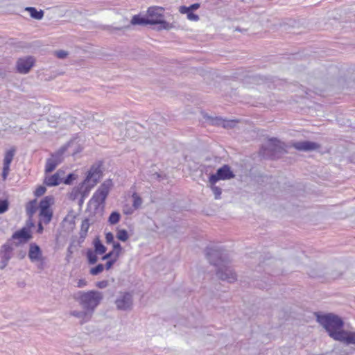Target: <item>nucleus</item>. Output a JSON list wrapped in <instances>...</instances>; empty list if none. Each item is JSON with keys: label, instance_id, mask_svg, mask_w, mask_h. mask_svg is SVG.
Returning <instances> with one entry per match:
<instances>
[{"label": "nucleus", "instance_id": "obj_20", "mask_svg": "<svg viewBox=\"0 0 355 355\" xmlns=\"http://www.w3.org/2000/svg\"><path fill=\"white\" fill-rule=\"evenodd\" d=\"M61 180L59 179L58 174L54 173L53 175L46 174L44 184L48 187L57 186L61 183Z\"/></svg>", "mask_w": 355, "mask_h": 355}, {"label": "nucleus", "instance_id": "obj_16", "mask_svg": "<svg viewBox=\"0 0 355 355\" xmlns=\"http://www.w3.org/2000/svg\"><path fill=\"white\" fill-rule=\"evenodd\" d=\"M28 258L32 263L43 261L42 252L41 248L35 243L29 245Z\"/></svg>", "mask_w": 355, "mask_h": 355}, {"label": "nucleus", "instance_id": "obj_4", "mask_svg": "<svg viewBox=\"0 0 355 355\" xmlns=\"http://www.w3.org/2000/svg\"><path fill=\"white\" fill-rule=\"evenodd\" d=\"M103 293L97 290L78 291L74 295V299L78 302L83 309H87L94 314L96 309L103 300Z\"/></svg>", "mask_w": 355, "mask_h": 355}, {"label": "nucleus", "instance_id": "obj_33", "mask_svg": "<svg viewBox=\"0 0 355 355\" xmlns=\"http://www.w3.org/2000/svg\"><path fill=\"white\" fill-rule=\"evenodd\" d=\"M211 190L216 199H220L222 193V190L220 187L211 184Z\"/></svg>", "mask_w": 355, "mask_h": 355}, {"label": "nucleus", "instance_id": "obj_23", "mask_svg": "<svg viewBox=\"0 0 355 355\" xmlns=\"http://www.w3.org/2000/svg\"><path fill=\"white\" fill-rule=\"evenodd\" d=\"M26 10L28 11L30 15L32 18L35 19H42L44 16L43 10H37L35 8L33 7H27L26 8Z\"/></svg>", "mask_w": 355, "mask_h": 355}, {"label": "nucleus", "instance_id": "obj_15", "mask_svg": "<svg viewBox=\"0 0 355 355\" xmlns=\"http://www.w3.org/2000/svg\"><path fill=\"white\" fill-rule=\"evenodd\" d=\"M15 153V148H11L8 150L4 155V158L3 161V168L1 177L3 180L7 179V177L10 172V164L12 162Z\"/></svg>", "mask_w": 355, "mask_h": 355}, {"label": "nucleus", "instance_id": "obj_36", "mask_svg": "<svg viewBox=\"0 0 355 355\" xmlns=\"http://www.w3.org/2000/svg\"><path fill=\"white\" fill-rule=\"evenodd\" d=\"M185 14H187V19L190 21H197L199 20V16L196 14H194L193 12L191 11H189V12H186Z\"/></svg>", "mask_w": 355, "mask_h": 355}, {"label": "nucleus", "instance_id": "obj_17", "mask_svg": "<svg viewBox=\"0 0 355 355\" xmlns=\"http://www.w3.org/2000/svg\"><path fill=\"white\" fill-rule=\"evenodd\" d=\"M31 237L32 236L29 228L26 227L15 232L12 236L13 240H18L19 243H26L30 240Z\"/></svg>", "mask_w": 355, "mask_h": 355}, {"label": "nucleus", "instance_id": "obj_3", "mask_svg": "<svg viewBox=\"0 0 355 355\" xmlns=\"http://www.w3.org/2000/svg\"><path fill=\"white\" fill-rule=\"evenodd\" d=\"M317 321L325 329L334 340L340 339L343 335L344 322L341 318L334 313L317 314Z\"/></svg>", "mask_w": 355, "mask_h": 355}, {"label": "nucleus", "instance_id": "obj_7", "mask_svg": "<svg viewBox=\"0 0 355 355\" xmlns=\"http://www.w3.org/2000/svg\"><path fill=\"white\" fill-rule=\"evenodd\" d=\"M103 176V171L101 168V164L96 163L93 164L89 169L85 180L82 183L91 191L97 183L100 181Z\"/></svg>", "mask_w": 355, "mask_h": 355}, {"label": "nucleus", "instance_id": "obj_46", "mask_svg": "<svg viewBox=\"0 0 355 355\" xmlns=\"http://www.w3.org/2000/svg\"><path fill=\"white\" fill-rule=\"evenodd\" d=\"M43 231V227H42V225L41 223V221L39 223V225H38V229H37V232L39 233H42Z\"/></svg>", "mask_w": 355, "mask_h": 355}, {"label": "nucleus", "instance_id": "obj_45", "mask_svg": "<svg viewBox=\"0 0 355 355\" xmlns=\"http://www.w3.org/2000/svg\"><path fill=\"white\" fill-rule=\"evenodd\" d=\"M134 208H128L127 209H124V214H126V215H130V214H132L134 211Z\"/></svg>", "mask_w": 355, "mask_h": 355}, {"label": "nucleus", "instance_id": "obj_31", "mask_svg": "<svg viewBox=\"0 0 355 355\" xmlns=\"http://www.w3.org/2000/svg\"><path fill=\"white\" fill-rule=\"evenodd\" d=\"M113 250L112 251L115 252V257L116 258H118L120 257L121 252H122V247L121 244L119 242H114L112 243Z\"/></svg>", "mask_w": 355, "mask_h": 355}, {"label": "nucleus", "instance_id": "obj_29", "mask_svg": "<svg viewBox=\"0 0 355 355\" xmlns=\"http://www.w3.org/2000/svg\"><path fill=\"white\" fill-rule=\"evenodd\" d=\"M120 218H121V215L119 212L113 211L111 213V214L109 216L108 222L111 225H115L119 221Z\"/></svg>", "mask_w": 355, "mask_h": 355}, {"label": "nucleus", "instance_id": "obj_27", "mask_svg": "<svg viewBox=\"0 0 355 355\" xmlns=\"http://www.w3.org/2000/svg\"><path fill=\"white\" fill-rule=\"evenodd\" d=\"M200 8V4L196 3H193L192 5H191L189 7H187V6H182L179 8V12L180 13H186V12H189V11H191L193 10H197Z\"/></svg>", "mask_w": 355, "mask_h": 355}, {"label": "nucleus", "instance_id": "obj_9", "mask_svg": "<svg viewBox=\"0 0 355 355\" xmlns=\"http://www.w3.org/2000/svg\"><path fill=\"white\" fill-rule=\"evenodd\" d=\"M67 149V146H62L55 153H52L51 157L46 159L44 169L46 174H48L54 171L57 166L62 162L63 155Z\"/></svg>", "mask_w": 355, "mask_h": 355}, {"label": "nucleus", "instance_id": "obj_22", "mask_svg": "<svg viewBox=\"0 0 355 355\" xmlns=\"http://www.w3.org/2000/svg\"><path fill=\"white\" fill-rule=\"evenodd\" d=\"M343 335L341 336L340 339H338V341H344L347 344H355V332H347L343 331Z\"/></svg>", "mask_w": 355, "mask_h": 355}, {"label": "nucleus", "instance_id": "obj_2", "mask_svg": "<svg viewBox=\"0 0 355 355\" xmlns=\"http://www.w3.org/2000/svg\"><path fill=\"white\" fill-rule=\"evenodd\" d=\"M164 8L162 7H150L147 11L146 17L135 15L131 19L133 25H157V30H170L174 27L172 24L166 21L164 18Z\"/></svg>", "mask_w": 355, "mask_h": 355}, {"label": "nucleus", "instance_id": "obj_30", "mask_svg": "<svg viewBox=\"0 0 355 355\" xmlns=\"http://www.w3.org/2000/svg\"><path fill=\"white\" fill-rule=\"evenodd\" d=\"M116 238L121 241H126L128 239V234L125 230H119L116 233Z\"/></svg>", "mask_w": 355, "mask_h": 355}, {"label": "nucleus", "instance_id": "obj_42", "mask_svg": "<svg viewBox=\"0 0 355 355\" xmlns=\"http://www.w3.org/2000/svg\"><path fill=\"white\" fill-rule=\"evenodd\" d=\"M115 257V252H114L112 250L110 251V252L105 254L103 257H102V259L103 260H106V259H111L112 258H114Z\"/></svg>", "mask_w": 355, "mask_h": 355}, {"label": "nucleus", "instance_id": "obj_25", "mask_svg": "<svg viewBox=\"0 0 355 355\" xmlns=\"http://www.w3.org/2000/svg\"><path fill=\"white\" fill-rule=\"evenodd\" d=\"M90 226V223L89 219L85 218L82 221L80 230V238L85 239L87 234L89 228Z\"/></svg>", "mask_w": 355, "mask_h": 355}, {"label": "nucleus", "instance_id": "obj_43", "mask_svg": "<svg viewBox=\"0 0 355 355\" xmlns=\"http://www.w3.org/2000/svg\"><path fill=\"white\" fill-rule=\"evenodd\" d=\"M87 284V281L85 279H80L77 282V287L83 288L86 286Z\"/></svg>", "mask_w": 355, "mask_h": 355}, {"label": "nucleus", "instance_id": "obj_32", "mask_svg": "<svg viewBox=\"0 0 355 355\" xmlns=\"http://www.w3.org/2000/svg\"><path fill=\"white\" fill-rule=\"evenodd\" d=\"M104 269V266L102 263H99L94 268L90 269V274L92 275H97L100 274Z\"/></svg>", "mask_w": 355, "mask_h": 355}, {"label": "nucleus", "instance_id": "obj_41", "mask_svg": "<svg viewBox=\"0 0 355 355\" xmlns=\"http://www.w3.org/2000/svg\"><path fill=\"white\" fill-rule=\"evenodd\" d=\"M105 240L107 243H113L115 242L114 241V235L111 232H107L105 234Z\"/></svg>", "mask_w": 355, "mask_h": 355}, {"label": "nucleus", "instance_id": "obj_5", "mask_svg": "<svg viewBox=\"0 0 355 355\" xmlns=\"http://www.w3.org/2000/svg\"><path fill=\"white\" fill-rule=\"evenodd\" d=\"M285 152V144L276 138H271L266 146H261L259 154L264 158L277 159Z\"/></svg>", "mask_w": 355, "mask_h": 355}, {"label": "nucleus", "instance_id": "obj_13", "mask_svg": "<svg viewBox=\"0 0 355 355\" xmlns=\"http://www.w3.org/2000/svg\"><path fill=\"white\" fill-rule=\"evenodd\" d=\"M133 304L132 295L129 292L121 293L115 300L117 309L128 311L132 309Z\"/></svg>", "mask_w": 355, "mask_h": 355}, {"label": "nucleus", "instance_id": "obj_47", "mask_svg": "<svg viewBox=\"0 0 355 355\" xmlns=\"http://www.w3.org/2000/svg\"><path fill=\"white\" fill-rule=\"evenodd\" d=\"M38 268H40V269H42L43 268L42 264H41V266H40Z\"/></svg>", "mask_w": 355, "mask_h": 355}, {"label": "nucleus", "instance_id": "obj_40", "mask_svg": "<svg viewBox=\"0 0 355 355\" xmlns=\"http://www.w3.org/2000/svg\"><path fill=\"white\" fill-rule=\"evenodd\" d=\"M55 54L58 58L60 59L65 58L68 55L67 52L63 50L57 51H55Z\"/></svg>", "mask_w": 355, "mask_h": 355}, {"label": "nucleus", "instance_id": "obj_39", "mask_svg": "<svg viewBox=\"0 0 355 355\" xmlns=\"http://www.w3.org/2000/svg\"><path fill=\"white\" fill-rule=\"evenodd\" d=\"M108 281L107 280H102L97 282L96 284V287L98 288L103 289L106 288L108 286Z\"/></svg>", "mask_w": 355, "mask_h": 355}, {"label": "nucleus", "instance_id": "obj_34", "mask_svg": "<svg viewBox=\"0 0 355 355\" xmlns=\"http://www.w3.org/2000/svg\"><path fill=\"white\" fill-rule=\"evenodd\" d=\"M8 209V202L7 200L0 199V214L5 213Z\"/></svg>", "mask_w": 355, "mask_h": 355}, {"label": "nucleus", "instance_id": "obj_28", "mask_svg": "<svg viewBox=\"0 0 355 355\" xmlns=\"http://www.w3.org/2000/svg\"><path fill=\"white\" fill-rule=\"evenodd\" d=\"M132 197L133 199L132 207L134 209H139L143 202L141 198L137 193H134Z\"/></svg>", "mask_w": 355, "mask_h": 355}, {"label": "nucleus", "instance_id": "obj_14", "mask_svg": "<svg viewBox=\"0 0 355 355\" xmlns=\"http://www.w3.org/2000/svg\"><path fill=\"white\" fill-rule=\"evenodd\" d=\"M35 60L33 56L20 58L17 60L16 68L17 71L21 74L28 73L34 66Z\"/></svg>", "mask_w": 355, "mask_h": 355}, {"label": "nucleus", "instance_id": "obj_19", "mask_svg": "<svg viewBox=\"0 0 355 355\" xmlns=\"http://www.w3.org/2000/svg\"><path fill=\"white\" fill-rule=\"evenodd\" d=\"M70 315L80 319V323L83 324L92 319L93 313L87 309H83V311H72L70 312Z\"/></svg>", "mask_w": 355, "mask_h": 355}, {"label": "nucleus", "instance_id": "obj_8", "mask_svg": "<svg viewBox=\"0 0 355 355\" xmlns=\"http://www.w3.org/2000/svg\"><path fill=\"white\" fill-rule=\"evenodd\" d=\"M53 203V198L51 196H45L40 202V220L44 224H49L53 217L51 205Z\"/></svg>", "mask_w": 355, "mask_h": 355}, {"label": "nucleus", "instance_id": "obj_12", "mask_svg": "<svg viewBox=\"0 0 355 355\" xmlns=\"http://www.w3.org/2000/svg\"><path fill=\"white\" fill-rule=\"evenodd\" d=\"M234 177V174L231 171L228 165H223L218 168L215 174L210 175L209 181L211 184H215L218 181L223 180H230Z\"/></svg>", "mask_w": 355, "mask_h": 355}, {"label": "nucleus", "instance_id": "obj_35", "mask_svg": "<svg viewBox=\"0 0 355 355\" xmlns=\"http://www.w3.org/2000/svg\"><path fill=\"white\" fill-rule=\"evenodd\" d=\"M46 189L43 186L38 187L34 191V194L36 197L42 196L46 192Z\"/></svg>", "mask_w": 355, "mask_h": 355}, {"label": "nucleus", "instance_id": "obj_6", "mask_svg": "<svg viewBox=\"0 0 355 355\" xmlns=\"http://www.w3.org/2000/svg\"><path fill=\"white\" fill-rule=\"evenodd\" d=\"M112 185L113 184L111 179L105 180L89 200V206L92 207L94 210H97L101 205L105 203V199Z\"/></svg>", "mask_w": 355, "mask_h": 355}, {"label": "nucleus", "instance_id": "obj_18", "mask_svg": "<svg viewBox=\"0 0 355 355\" xmlns=\"http://www.w3.org/2000/svg\"><path fill=\"white\" fill-rule=\"evenodd\" d=\"M293 146L295 149L301 151H311L320 147L317 143L309 141L295 142L293 144Z\"/></svg>", "mask_w": 355, "mask_h": 355}, {"label": "nucleus", "instance_id": "obj_37", "mask_svg": "<svg viewBox=\"0 0 355 355\" xmlns=\"http://www.w3.org/2000/svg\"><path fill=\"white\" fill-rule=\"evenodd\" d=\"M75 179H76L75 175L73 173H69L67 175V176L65 178H64L62 182L65 184H71L72 181L74 180Z\"/></svg>", "mask_w": 355, "mask_h": 355}, {"label": "nucleus", "instance_id": "obj_26", "mask_svg": "<svg viewBox=\"0 0 355 355\" xmlns=\"http://www.w3.org/2000/svg\"><path fill=\"white\" fill-rule=\"evenodd\" d=\"M97 254H98L97 252H96L94 250H92V249L87 250L86 252V256L88 260L89 263L90 264H94L97 260Z\"/></svg>", "mask_w": 355, "mask_h": 355}, {"label": "nucleus", "instance_id": "obj_38", "mask_svg": "<svg viewBox=\"0 0 355 355\" xmlns=\"http://www.w3.org/2000/svg\"><path fill=\"white\" fill-rule=\"evenodd\" d=\"M118 258H116V257H114L110 260H108L107 261V263H105V269L106 270H109L111 268V267L116 263V261H117Z\"/></svg>", "mask_w": 355, "mask_h": 355}, {"label": "nucleus", "instance_id": "obj_11", "mask_svg": "<svg viewBox=\"0 0 355 355\" xmlns=\"http://www.w3.org/2000/svg\"><path fill=\"white\" fill-rule=\"evenodd\" d=\"M14 247L10 241L6 242L0 249V269H4L13 257Z\"/></svg>", "mask_w": 355, "mask_h": 355}, {"label": "nucleus", "instance_id": "obj_1", "mask_svg": "<svg viewBox=\"0 0 355 355\" xmlns=\"http://www.w3.org/2000/svg\"><path fill=\"white\" fill-rule=\"evenodd\" d=\"M206 255L209 263L216 267V275L219 279L230 283L236 280V274L229 266V257L223 249L207 247Z\"/></svg>", "mask_w": 355, "mask_h": 355}, {"label": "nucleus", "instance_id": "obj_24", "mask_svg": "<svg viewBox=\"0 0 355 355\" xmlns=\"http://www.w3.org/2000/svg\"><path fill=\"white\" fill-rule=\"evenodd\" d=\"M93 244L94 247V251L97 252L98 254H103L106 252L107 248L101 243L98 238L94 239Z\"/></svg>", "mask_w": 355, "mask_h": 355}, {"label": "nucleus", "instance_id": "obj_10", "mask_svg": "<svg viewBox=\"0 0 355 355\" xmlns=\"http://www.w3.org/2000/svg\"><path fill=\"white\" fill-rule=\"evenodd\" d=\"M89 192L90 191L81 182L74 187L69 193V199L73 201L77 200L78 205L81 207Z\"/></svg>", "mask_w": 355, "mask_h": 355}, {"label": "nucleus", "instance_id": "obj_21", "mask_svg": "<svg viewBox=\"0 0 355 355\" xmlns=\"http://www.w3.org/2000/svg\"><path fill=\"white\" fill-rule=\"evenodd\" d=\"M37 200L34 199L28 202L26 206V214L29 218H32L38 209Z\"/></svg>", "mask_w": 355, "mask_h": 355}, {"label": "nucleus", "instance_id": "obj_44", "mask_svg": "<svg viewBox=\"0 0 355 355\" xmlns=\"http://www.w3.org/2000/svg\"><path fill=\"white\" fill-rule=\"evenodd\" d=\"M55 174H58L59 179L61 180V182H62V180H64V171L60 169V170L57 171Z\"/></svg>", "mask_w": 355, "mask_h": 355}]
</instances>
